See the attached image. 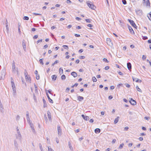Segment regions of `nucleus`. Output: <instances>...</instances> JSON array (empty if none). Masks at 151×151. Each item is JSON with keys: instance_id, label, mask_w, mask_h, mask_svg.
I'll list each match as a JSON object with an SVG mask.
<instances>
[{"instance_id": "15", "label": "nucleus", "mask_w": 151, "mask_h": 151, "mask_svg": "<svg viewBox=\"0 0 151 151\" xmlns=\"http://www.w3.org/2000/svg\"><path fill=\"white\" fill-rule=\"evenodd\" d=\"M128 29L131 33H134V31L132 29V27L131 26H129V25H128Z\"/></svg>"}, {"instance_id": "14", "label": "nucleus", "mask_w": 151, "mask_h": 151, "mask_svg": "<svg viewBox=\"0 0 151 151\" xmlns=\"http://www.w3.org/2000/svg\"><path fill=\"white\" fill-rule=\"evenodd\" d=\"M11 83L12 86V88H15V84H14V82L13 81V79L12 78H11Z\"/></svg>"}, {"instance_id": "19", "label": "nucleus", "mask_w": 151, "mask_h": 151, "mask_svg": "<svg viewBox=\"0 0 151 151\" xmlns=\"http://www.w3.org/2000/svg\"><path fill=\"white\" fill-rule=\"evenodd\" d=\"M71 75L74 77H76L77 76V74L75 72H72L71 73Z\"/></svg>"}, {"instance_id": "22", "label": "nucleus", "mask_w": 151, "mask_h": 151, "mask_svg": "<svg viewBox=\"0 0 151 151\" xmlns=\"http://www.w3.org/2000/svg\"><path fill=\"white\" fill-rule=\"evenodd\" d=\"M119 116H118L117 117V118H116L115 119L114 121V123L115 124L117 123L119 121Z\"/></svg>"}, {"instance_id": "44", "label": "nucleus", "mask_w": 151, "mask_h": 151, "mask_svg": "<svg viewBox=\"0 0 151 151\" xmlns=\"http://www.w3.org/2000/svg\"><path fill=\"white\" fill-rule=\"evenodd\" d=\"M27 122L28 123H30V122H31L30 121V118H27Z\"/></svg>"}, {"instance_id": "13", "label": "nucleus", "mask_w": 151, "mask_h": 151, "mask_svg": "<svg viewBox=\"0 0 151 151\" xmlns=\"http://www.w3.org/2000/svg\"><path fill=\"white\" fill-rule=\"evenodd\" d=\"M127 67L129 70H130L132 68V65L130 63H128L127 64Z\"/></svg>"}, {"instance_id": "25", "label": "nucleus", "mask_w": 151, "mask_h": 151, "mask_svg": "<svg viewBox=\"0 0 151 151\" xmlns=\"http://www.w3.org/2000/svg\"><path fill=\"white\" fill-rule=\"evenodd\" d=\"M136 88L137 90L138 91L141 93L142 92V90L139 87L137 86H136Z\"/></svg>"}, {"instance_id": "46", "label": "nucleus", "mask_w": 151, "mask_h": 151, "mask_svg": "<svg viewBox=\"0 0 151 151\" xmlns=\"http://www.w3.org/2000/svg\"><path fill=\"white\" fill-rule=\"evenodd\" d=\"M142 39L144 40H146L147 39L148 37L147 36H144Z\"/></svg>"}, {"instance_id": "59", "label": "nucleus", "mask_w": 151, "mask_h": 151, "mask_svg": "<svg viewBox=\"0 0 151 151\" xmlns=\"http://www.w3.org/2000/svg\"><path fill=\"white\" fill-rule=\"evenodd\" d=\"M48 151H54L52 149L49 147H48Z\"/></svg>"}, {"instance_id": "40", "label": "nucleus", "mask_w": 151, "mask_h": 151, "mask_svg": "<svg viewBox=\"0 0 151 151\" xmlns=\"http://www.w3.org/2000/svg\"><path fill=\"white\" fill-rule=\"evenodd\" d=\"M122 2L124 4H127V1L125 0H122Z\"/></svg>"}, {"instance_id": "34", "label": "nucleus", "mask_w": 151, "mask_h": 151, "mask_svg": "<svg viewBox=\"0 0 151 151\" xmlns=\"http://www.w3.org/2000/svg\"><path fill=\"white\" fill-rule=\"evenodd\" d=\"M23 19L24 20H28L29 19V18L27 16H25L23 17Z\"/></svg>"}, {"instance_id": "7", "label": "nucleus", "mask_w": 151, "mask_h": 151, "mask_svg": "<svg viewBox=\"0 0 151 151\" xmlns=\"http://www.w3.org/2000/svg\"><path fill=\"white\" fill-rule=\"evenodd\" d=\"M129 102L132 105H135L136 104V101L133 100L132 98L130 99L129 101Z\"/></svg>"}, {"instance_id": "5", "label": "nucleus", "mask_w": 151, "mask_h": 151, "mask_svg": "<svg viewBox=\"0 0 151 151\" xmlns=\"http://www.w3.org/2000/svg\"><path fill=\"white\" fill-rule=\"evenodd\" d=\"M128 21H129L130 24H131V25H132V26H133V27L136 28V27H137V26L135 23L134 22V21L132 20L131 19H128Z\"/></svg>"}, {"instance_id": "2", "label": "nucleus", "mask_w": 151, "mask_h": 151, "mask_svg": "<svg viewBox=\"0 0 151 151\" xmlns=\"http://www.w3.org/2000/svg\"><path fill=\"white\" fill-rule=\"evenodd\" d=\"M24 75L26 81L30 82L31 81L30 77L29 75H28V73L26 70L25 72L24 73Z\"/></svg>"}, {"instance_id": "26", "label": "nucleus", "mask_w": 151, "mask_h": 151, "mask_svg": "<svg viewBox=\"0 0 151 151\" xmlns=\"http://www.w3.org/2000/svg\"><path fill=\"white\" fill-rule=\"evenodd\" d=\"M57 76L55 75H54L52 76V78L53 80L55 81L56 79Z\"/></svg>"}, {"instance_id": "9", "label": "nucleus", "mask_w": 151, "mask_h": 151, "mask_svg": "<svg viewBox=\"0 0 151 151\" xmlns=\"http://www.w3.org/2000/svg\"><path fill=\"white\" fill-rule=\"evenodd\" d=\"M132 79L133 81H135L136 82H139V83H141L142 82L141 80H140L136 78H134L132 77Z\"/></svg>"}, {"instance_id": "48", "label": "nucleus", "mask_w": 151, "mask_h": 151, "mask_svg": "<svg viewBox=\"0 0 151 151\" xmlns=\"http://www.w3.org/2000/svg\"><path fill=\"white\" fill-rule=\"evenodd\" d=\"M146 58V56L144 55H143L142 56V59L143 60H145Z\"/></svg>"}, {"instance_id": "53", "label": "nucleus", "mask_w": 151, "mask_h": 151, "mask_svg": "<svg viewBox=\"0 0 151 151\" xmlns=\"http://www.w3.org/2000/svg\"><path fill=\"white\" fill-rule=\"evenodd\" d=\"M42 39H40V40H38L37 41V43H38L40 42H42Z\"/></svg>"}, {"instance_id": "23", "label": "nucleus", "mask_w": 151, "mask_h": 151, "mask_svg": "<svg viewBox=\"0 0 151 151\" xmlns=\"http://www.w3.org/2000/svg\"><path fill=\"white\" fill-rule=\"evenodd\" d=\"M59 73L60 74V75H61V74L63 73V68H60L59 69Z\"/></svg>"}, {"instance_id": "57", "label": "nucleus", "mask_w": 151, "mask_h": 151, "mask_svg": "<svg viewBox=\"0 0 151 151\" xmlns=\"http://www.w3.org/2000/svg\"><path fill=\"white\" fill-rule=\"evenodd\" d=\"M75 36L76 37H79L80 36V35L76 34H75Z\"/></svg>"}, {"instance_id": "17", "label": "nucleus", "mask_w": 151, "mask_h": 151, "mask_svg": "<svg viewBox=\"0 0 151 151\" xmlns=\"http://www.w3.org/2000/svg\"><path fill=\"white\" fill-rule=\"evenodd\" d=\"M42 101L44 104L43 107L44 108H45L47 106V104L46 102L44 99H43Z\"/></svg>"}, {"instance_id": "43", "label": "nucleus", "mask_w": 151, "mask_h": 151, "mask_svg": "<svg viewBox=\"0 0 151 151\" xmlns=\"http://www.w3.org/2000/svg\"><path fill=\"white\" fill-rule=\"evenodd\" d=\"M38 37V36L37 35H35L33 37V38L34 39H37V38Z\"/></svg>"}, {"instance_id": "61", "label": "nucleus", "mask_w": 151, "mask_h": 151, "mask_svg": "<svg viewBox=\"0 0 151 151\" xmlns=\"http://www.w3.org/2000/svg\"><path fill=\"white\" fill-rule=\"evenodd\" d=\"M87 26L88 27H91L93 26L91 24H88Z\"/></svg>"}, {"instance_id": "54", "label": "nucleus", "mask_w": 151, "mask_h": 151, "mask_svg": "<svg viewBox=\"0 0 151 151\" xmlns=\"http://www.w3.org/2000/svg\"><path fill=\"white\" fill-rule=\"evenodd\" d=\"M149 15H150V18L149 17H148L149 18V19H150V20L151 21V12L149 14Z\"/></svg>"}, {"instance_id": "21", "label": "nucleus", "mask_w": 151, "mask_h": 151, "mask_svg": "<svg viewBox=\"0 0 151 151\" xmlns=\"http://www.w3.org/2000/svg\"><path fill=\"white\" fill-rule=\"evenodd\" d=\"M100 132V129L99 128H96L95 130V132L96 133H99Z\"/></svg>"}, {"instance_id": "20", "label": "nucleus", "mask_w": 151, "mask_h": 151, "mask_svg": "<svg viewBox=\"0 0 151 151\" xmlns=\"http://www.w3.org/2000/svg\"><path fill=\"white\" fill-rule=\"evenodd\" d=\"M22 46L23 47V49L24 51H26V50L25 43L23 41L22 42Z\"/></svg>"}, {"instance_id": "11", "label": "nucleus", "mask_w": 151, "mask_h": 151, "mask_svg": "<svg viewBox=\"0 0 151 151\" xmlns=\"http://www.w3.org/2000/svg\"><path fill=\"white\" fill-rule=\"evenodd\" d=\"M47 116L49 120L51 121V115L50 112L49 111H48L47 112Z\"/></svg>"}, {"instance_id": "52", "label": "nucleus", "mask_w": 151, "mask_h": 151, "mask_svg": "<svg viewBox=\"0 0 151 151\" xmlns=\"http://www.w3.org/2000/svg\"><path fill=\"white\" fill-rule=\"evenodd\" d=\"M127 88H129L130 86V85L128 84H125Z\"/></svg>"}, {"instance_id": "45", "label": "nucleus", "mask_w": 151, "mask_h": 151, "mask_svg": "<svg viewBox=\"0 0 151 151\" xmlns=\"http://www.w3.org/2000/svg\"><path fill=\"white\" fill-rule=\"evenodd\" d=\"M36 78L37 80H39L40 78V76L39 75H36Z\"/></svg>"}, {"instance_id": "18", "label": "nucleus", "mask_w": 151, "mask_h": 151, "mask_svg": "<svg viewBox=\"0 0 151 151\" xmlns=\"http://www.w3.org/2000/svg\"><path fill=\"white\" fill-rule=\"evenodd\" d=\"M12 90H13V96H15L16 94V88H12Z\"/></svg>"}, {"instance_id": "28", "label": "nucleus", "mask_w": 151, "mask_h": 151, "mask_svg": "<svg viewBox=\"0 0 151 151\" xmlns=\"http://www.w3.org/2000/svg\"><path fill=\"white\" fill-rule=\"evenodd\" d=\"M61 78L62 80H64L66 78V77L65 75H63L61 76Z\"/></svg>"}, {"instance_id": "12", "label": "nucleus", "mask_w": 151, "mask_h": 151, "mask_svg": "<svg viewBox=\"0 0 151 151\" xmlns=\"http://www.w3.org/2000/svg\"><path fill=\"white\" fill-rule=\"evenodd\" d=\"M46 92L47 96V97L48 98V99L49 102H50V103H53V102L52 100L50 98V97H49L48 94L47 93V90H46Z\"/></svg>"}, {"instance_id": "38", "label": "nucleus", "mask_w": 151, "mask_h": 151, "mask_svg": "<svg viewBox=\"0 0 151 151\" xmlns=\"http://www.w3.org/2000/svg\"><path fill=\"white\" fill-rule=\"evenodd\" d=\"M103 60L104 62H106L107 63H108L109 62V61H108V60L106 59L105 58H103Z\"/></svg>"}, {"instance_id": "32", "label": "nucleus", "mask_w": 151, "mask_h": 151, "mask_svg": "<svg viewBox=\"0 0 151 151\" xmlns=\"http://www.w3.org/2000/svg\"><path fill=\"white\" fill-rule=\"evenodd\" d=\"M44 120L46 121V122L47 121V117L46 114H45L44 116Z\"/></svg>"}, {"instance_id": "4", "label": "nucleus", "mask_w": 151, "mask_h": 151, "mask_svg": "<svg viewBox=\"0 0 151 151\" xmlns=\"http://www.w3.org/2000/svg\"><path fill=\"white\" fill-rule=\"evenodd\" d=\"M143 4L147 6L150 7V3L149 0H143Z\"/></svg>"}, {"instance_id": "55", "label": "nucleus", "mask_w": 151, "mask_h": 151, "mask_svg": "<svg viewBox=\"0 0 151 151\" xmlns=\"http://www.w3.org/2000/svg\"><path fill=\"white\" fill-rule=\"evenodd\" d=\"M80 62V60L79 59L77 60L76 61V63L77 64L78 63Z\"/></svg>"}, {"instance_id": "42", "label": "nucleus", "mask_w": 151, "mask_h": 151, "mask_svg": "<svg viewBox=\"0 0 151 151\" xmlns=\"http://www.w3.org/2000/svg\"><path fill=\"white\" fill-rule=\"evenodd\" d=\"M33 14H34V15H41V14H38V13H33Z\"/></svg>"}, {"instance_id": "1", "label": "nucleus", "mask_w": 151, "mask_h": 151, "mask_svg": "<svg viewBox=\"0 0 151 151\" xmlns=\"http://www.w3.org/2000/svg\"><path fill=\"white\" fill-rule=\"evenodd\" d=\"M86 4L90 8L92 9H94L96 7L92 4L91 2L87 1Z\"/></svg>"}, {"instance_id": "50", "label": "nucleus", "mask_w": 151, "mask_h": 151, "mask_svg": "<svg viewBox=\"0 0 151 151\" xmlns=\"http://www.w3.org/2000/svg\"><path fill=\"white\" fill-rule=\"evenodd\" d=\"M57 64V60H56V61H55V62H54V63H52V66H53L55 64Z\"/></svg>"}, {"instance_id": "10", "label": "nucleus", "mask_w": 151, "mask_h": 151, "mask_svg": "<svg viewBox=\"0 0 151 151\" xmlns=\"http://www.w3.org/2000/svg\"><path fill=\"white\" fill-rule=\"evenodd\" d=\"M81 116L83 117L84 119L86 121L88 120L89 119V117L88 116H85L83 114L81 115Z\"/></svg>"}, {"instance_id": "39", "label": "nucleus", "mask_w": 151, "mask_h": 151, "mask_svg": "<svg viewBox=\"0 0 151 151\" xmlns=\"http://www.w3.org/2000/svg\"><path fill=\"white\" fill-rule=\"evenodd\" d=\"M124 145V144L123 143H122V144H121L120 145V146L119 147V149H121L122 148L123 146Z\"/></svg>"}, {"instance_id": "62", "label": "nucleus", "mask_w": 151, "mask_h": 151, "mask_svg": "<svg viewBox=\"0 0 151 151\" xmlns=\"http://www.w3.org/2000/svg\"><path fill=\"white\" fill-rule=\"evenodd\" d=\"M48 47V45H46L44 46L43 48L44 49H45L47 48Z\"/></svg>"}, {"instance_id": "37", "label": "nucleus", "mask_w": 151, "mask_h": 151, "mask_svg": "<svg viewBox=\"0 0 151 151\" xmlns=\"http://www.w3.org/2000/svg\"><path fill=\"white\" fill-rule=\"evenodd\" d=\"M17 133L18 134V135H20V132H19V129L17 127Z\"/></svg>"}, {"instance_id": "31", "label": "nucleus", "mask_w": 151, "mask_h": 151, "mask_svg": "<svg viewBox=\"0 0 151 151\" xmlns=\"http://www.w3.org/2000/svg\"><path fill=\"white\" fill-rule=\"evenodd\" d=\"M26 116L27 119L29 118V115L28 111H26Z\"/></svg>"}, {"instance_id": "30", "label": "nucleus", "mask_w": 151, "mask_h": 151, "mask_svg": "<svg viewBox=\"0 0 151 151\" xmlns=\"http://www.w3.org/2000/svg\"><path fill=\"white\" fill-rule=\"evenodd\" d=\"M39 62L40 64L42 65H43L44 64V63L43 62V59H41L39 60Z\"/></svg>"}, {"instance_id": "29", "label": "nucleus", "mask_w": 151, "mask_h": 151, "mask_svg": "<svg viewBox=\"0 0 151 151\" xmlns=\"http://www.w3.org/2000/svg\"><path fill=\"white\" fill-rule=\"evenodd\" d=\"M92 80L93 82H95L97 81V80L95 77H93L92 78Z\"/></svg>"}, {"instance_id": "8", "label": "nucleus", "mask_w": 151, "mask_h": 151, "mask_svg": "<svg viewBox=\"0 0 151 151\" xmlns=\"http://www.w3.org/2000/svg\"><path fill=\"white\" fill-rule=\"evenodd\" d=\"M58 134L59 136H61L62 135V132L61 128L60 127H58Z\"/></svg>"}, {"instance_id": "27", "label": "nucleus", "mask_w": 151, "mask_h": 151, "mask_svg": "<svg viewBox=\"0 0 151 151\" xmlns=\"http://www.w3.org/2000/svg\"><path fill=\"white\" fill-rule=\"evenodd\" d=\"M69 146L70 149L71 150H73V147L71 145V143L70 142H69Z\"/></svg>"}, {"instance_id": "36", "label": "nucleus", "mask_w": 151, "mask_h": 151, "mask_svg": "<svg viewBox=\"0 0 151 151\" xmlns=\"http://www.w3.org/2000/svg\"><path fill=\"white\" fill-rule=\"evenodd\" d=\"M85 21L87 22L90 23L91 22V20L88 19H86Z\"/></svg>"}, {"instance_id": "58", "label": "nucleus", "mask_w": 151, "mask_h": 151, "mask_svg": "<svg viewBox=\"0 0 151 151\" xmlns=\"http://www.w3.org/2000/svg\"><path fill=\"white\" fill-rule=\"evenodd\" d=\"M46 90L47 91V92H48L50 94H51V91L50 90Z\"/></svg>"}, {"instance_id": "24", "label": "nucleus", "mask_w": 151, "mask_h": 151, "mask_svg": "<svg viewBox=\"0 0 151 151\" xmlns=\"http://www.w3.org/2000/svg\"><path fill=\"white\" fill-rule=\"evenodd\" d=\"M5 71L4 69L2 70L1 71V76L2 77V76H5Z\"/></svg>"}, {"instance_id": "56", "label": "nucleus", "mask_w": 151, "mask_h": 151, "mask_svg": "<svg viewBox=\"0 0 151 151\" xmlns=\"http://www.w3.org/2000/svg\"><path fill=\"white\" fill-rule=\"evenodd\" d=\"M107 42H109V43H110L111 42V39L109 38H107Z\"/></svg>"}, {"instance_id": "6", "label": "nucleus", "mask_w": 151, "mask_h": 151, "mask_svg": "<svg viewBox=\"0 0 151 151\" xmlns=\"http://www.w3.org/2000/svg\"><path fill=\"white\" fill-rule=\"evenodd\" d=\"M29 125L30 126V127L31 128L32 131V132L33 133H35V131L34 129V127H33V123H32V122L29 123Z\"/></svg>"}, {"instance_id": "64", "label": "nucleus", "mask_w": 151, "mask_h": 151, "mask_svg": "<svg viewBox=\"0 0 151 151\" xmlns=\"http://www.w3.org/2000/svg\"><path fill=\"white\" fill-rule=\"evenodd\" d=\"M114 88V86H110V88L111 89H113Z\"/></svg>"}, {"instance_id": "41", "label": "nucleus", "mask_w": 151, "mask_h": 151, "mask_svg": "<svg viewBox=\"0 0 151 151\" xmlns=\"http://www.w3.org/2000/svg\"><path fill=\"white\" fill-rule=\"evenodd\" d=\"M85 58V56H80L79 58L80 59H83Z\"/></svg>"}, {"instance_id": "49", "label": "nucleus", "mask_w": 151, "mask_h": 151, "mask_svg": "<svg viewBox=\"0 0 151 151\" xmlns=\"http://www.w3.org/2000/svg\"><path fill=\"white\" fill-rule=\"evenodd\" d=\"M131 1L132 3H133V4L134 5V4H135V0H131Z\"/></svg>"}, {"instance_id": "63", "label": "nucleus", "mask_w": 151, "mask_h": 151, "mask_svg": "<svg viewBox=\"0 0 151 151\" xmlns=\"http://www.w3.org/2000/svg\"><path fill=\"white\" fill-rule=\"evenodd\" d=\"M93 120L92 119H90V120H89V122H90V123H93Z\"/></svg>"}, {"instance_id": "47", "label": "nucleus", "mask_w": 151, "mask_h": 151, "mask_svg": "<svg viewBox=\"0 0 151 151\" xmlns=\"http://www.w3.org/2000/svg\"><path fill=\"white\" fill-rule=\"evenodd\" d=\"M20 116L19 115H17L16 116V120H18L20 119Z\"/></svg>"}, {"instance_id": "3", "label": "nucleus", "mask_w": 151, "mask_h": 151, "mask_svg": "<svg viewBox=\"0 0 151 151\" xmlns=\"http://www.w3.org/2000/svg\"><path fill=\"white\" fill-rule=\"evenodd\" d=\"M12 71L13 73H15L16 70H17V72H18L17 71V70H16L15 68V62L14 60H13L12 61Z\"/></svg>"}, {"instance_id": "16", "label": "nucleus", "mask_w": 151, "mask_h": 151, "mask_svg": "<svg viewBox=\"0 0 151 151\" xmlns=\"http://www.w3.org/2000/svg\"><path fill=\"white\" fill-rule=\"evenodd\" d=\"M84 99V98L82 96H78V100L80 101H81L82 100H83Z\"/></svg>"}, {"instance_id": "33", "label": "nucleus", "mask_w": 151, "mask_h": 151, "mask_svg": "<svg viewBox=\"0 0 151 151\" xmlns=\"http://www.w3.org/2000/svg\"><path fill=\"white\" fill-rule=\"evenodd\" d=\"M39 146L40 148V149L41 151H43L42 146L40 143L39 144Z\"/></svg>"}, {"instance_id": "35", "label": "nucleus", "mask_w": 151, "mask_h": 151, "mask_svg": "<svg viewBox=\"0 0 151 151\" xmlns=\"http://www.w3.org/2000/svg\"><path fill=\"white\" fill-rule=\"evenodd\" d=\"M63 47L64 49H68V47L67 45H63Z\"/></svg>"}, {"instance_id": "51", "label": "nucleus", "mask_w": 151, "mask_h": 151, "mask_svg": "<svg viewBox=\"0 0 151 151\" xmlns=\"http://www.w3.org/2000/svg\"><path fill=\"white\" fill-rule=\"evenodd\" d=\"M66 3L68 4H70L71 3V1L69 0H67L66 1Z\"/></svg>"}, {"instance_id": "60", "label": "nucleus", "mask_w": 151, "mask_h": 151, "mask_svg": "<svg viewBox=\"0 0 151 151\" xmlns=\"http://www.w3.org/2000/svg\"><path fill=\"white\" fill-rule=\"evenodd\" d=\"M109 67L108 66H106L105 68V69L106 70H107L109 68Z\"/></svg>"}]
</instances>
